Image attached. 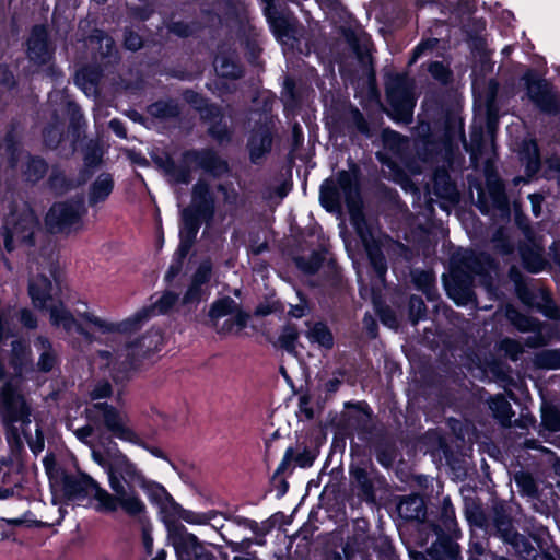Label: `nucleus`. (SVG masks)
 <instances>
[{"mask_svg": "<svg viewBox=\"0 0 560 560\" xmlns=\"http://www.w3.org/2000/svg\"><path fill=\"white\" fill-rule=\"evenodd\" d=\"M108 486L112 493L102 488L88 475L66 476L65 493L70 499L91 494L98 512L114 513L119 509L129 516L145 513L147 505L140 494L133 491L135 485L144 486L145 475L126 454L118 452L106 466Z\"/></svg>", "mask_w": 560, "mask_h": 560, "instance_id": "1", "label": "nucleus"}, {"mask_svg": "<svg viewBox=\"0 0 560 560\" xmlns=\"http://www.w3.org/2000/svg\"><path fill=\"white\" fill-rule=\"evenodd\" d=\"M319 200L322 206L328 211H337L341 203L346 202L351 223L360 235L368 252L371 264L377 273L380 281L386 273V265L378 247L374 231L368 225L362 211L361 199L357 177L350 172H339L336 180H326L320 188Z\"/></svg>", "mask_w": 560, "mask_h": 560, "instance_id": "2", "label": "nucleus"}, {"mask_svg": "<svg viewBox=\"0 0 560 560\" xmlns=\"http://www.w3.org/2000/svg\"><path fill=\"white\" fill-rule=\"evenodd\" d=\"M28 272V294L32 303L36 308L44 310L56 301L57 261L50 246L31 255Z\"/></svg>", "mask_w": 560, "mask_h": 560, "instance_id": "3", "label": "nucleus"}, {"mask_svg": "<svg viewBox=\"0 0 560 560\" xmlns=\"http://www.w3.org/2000/svg\"><path fill=\"white\" fill-rule=\"evenodd\" d=\"M97 415L103 416L104 425L113 436L122 442L142 447L158 458L167 460L166 455L161 448L148 445L141 435L130 427L129 418L125 412L117 410L108 404H96L88 410V416L93 420Z\"/></svg>", "mask_w": 560, "mask_h": 560, "instance_id": "4", "label": "nucleus"}, {"mask_svg": "<svg viewBox=\"0 0 560 560\" xmlns=\"http://www.w3.org/2000/svg\"><path fill=\"white\" fill-rule=\"evenodd\" d=\"M161 343L162 335L160 331H151L140 340L115 351V353L101 351L98 353L101 366L110 368L113 371L118 372L126 371L133 365L138 358L158 351Z\"/></svg>", "mask_w": 560, "mask_h": 560, "instance_id": "5", "label": "nucleus"}, {"mask_svg": "<svg viewBox=\"0 0 560 560\" xmlns=\"http://www.w3.org/2000/svg\"><path fill=\"white\" fill-rule=\"evenodd\" d=\"M178 303V295L173 292L163 293L151 306L143 307L124 322L113 324L96 315L89 316L88 320L92 328L101 332H110L116 330H133L151 316L165 314Z\"/></svg>", "mask_w": 560, "mask_h": 560, "instance_id": "6", "label": "nucleus"}, {"mask_svg": "<svg viewBox=\"0 0 560 560\" xmlns=\"http://www.w3.org/2000/svg\"><path fill=\"white\" fill-rule=\"evenodd\" d=\"M85 213L81 200L55 203L46 214V225L52 233L70 235L83 228Z\"/></svg>", "mask_w": 560, "mask_h": 560, "instance_id": "7", "label": "nucleus"}, {"mask_svg": "<svg viewBox=\"0 0 560 560\" xmlns=\"http://www.w3.org/2000/svg\"><path fill=\"white\" fill-rule=\"evenodd\" d=\"M37 228V218L28 207L11 213L4 223L5 248L12 250L19 245H32Z\"/></svg>", "mask_w": 560, "mask_h": 560, "instance_id": "8", "label": "nucleus"}, {"mask_svg": "<svg viewBox=\"0 0 560 560\" xmlns=\"http://www.w3.org/2000/svg\"><path fill=\"white\" fill-rule=\"evenodd\" d=\"M465 267L469 273L463 279V270L459 268L453 269L448 278H444V284L448 296L457 305H468L474 302V295L470 289L471 277L481 273L483 268L480 267L481 259L471 253H465L464 257Z\"/></svg>", "mask_w": 560, "mask_h": 560, "instance_id": "9", "label": "nucleus"}, {"mask_svg": "<svg viewBox=\"0 0 560 560\" xmlns=\"http://www.w3.org/2000/svg\"><path fill=\"white\" fill-rule=\"evenodd\" d=\"M209 318L219 334H232L246 327L248 315L229 296L219 299L211 304Z\"/></svg>", "mask_w": 560, "mask_h": 560, "instance_id": "10", "label": "nucleus"}, {"mask_svg": "<svg viewBox=\"0 0 560 560\" xmlns=\"http://www.w3.org/2000/svg\"><path fill=\"white\" fill-rule=\"evenodd\" d=\"M145 481L147 483L144 486L135 485L133 491L138 493V488L150 491L153 500L159 505L161 518L166 525L168 532L174 530L178 527L176 522L180 518L183 508L177 502H175V500L171 497L164 487L149 480L147 477Z\"/></svg>", "mask_w": 560, "mask_h": 560, "instance_id": "11", "label": "nucleus"}, {"mask_svg": "<svg viewBox=\"0 0 560 560\" xmlns=\"http://www.w3.org/2000/svg\"><path fill=\"white\" fill-rule=\"evenodd\" d=\"M213 199L208 185L198 183L194 188L191 209L183 212L185 231L188 235L194 236L197 233L198 224L195 219L197 217H207L212 213Z\"/></svg>", "mask_w": 560, "mask_h": 560, "instance_id": "12", "label": "nucleus"}, {"mask_svg": "<svg viewBox=\"0 0 560 560\" xmlns=\"http://www.w3.org/2000/svg\"><path fill=\"white\" fill-rule=\"evenodd\" d=\"M527 95L542 110L551 112L555 109V96L550 85L539 79L533 71H527L523 77Z\"/></svg>", "mask_w": 560, "mask_h": 560, "instance_id": "13", "label": "nucleus"}, {"mask_svg": "<svg viewBox=\"0 0 560 560\" xmlns=\"http://www.w3.org/2000/svg\"><path fill=\"white\" fill-rule=\"evenodd\" d=\"M387 95L392 106L402 116L412 113L416 101L405 78H398L396 82L390 83L387 86Z\"/></svg>", "mask_w": 560, "mask_h": 560, "instance_id": "14", "label": "nucleus"}, {"mask_svg": "<svg viewBox=\"0 0 560 560\" xmlns=\"http://www.w3.org/2000/svg\"><path fill=\"white\" fill-rule=\"evenodd\" d=\"M173 538V545L180 556H186L187 559L191 557H201L203 555V546L198 540L197 536L186 532L185 527L179 526L170 532Z\"/></svg>", "mask_w": 560, "mask_h": 560, "instance_id": "15", "label": "nucleus"}, {"mask_svg": "<svg viewBox=\"0 0 560 560\" xmlns=\"http://www.w3.org/2000/svg\"><path fill=\"white\" fill-rule=\"evenodd\" d=\"M44 310L49 313V319L54 327L61 328L66 332H71L78 328L75 318L69 310L66 308L63 303L55 301Z\"/></svg>", "mask_w": 560, "mask_h": 560, "instance_id": "16", "label": "nucleus"}, {"mask_svg": "<svg viewBox=\"0 0 560 560\" xmlns=\"http://www.w3.org/2000/svg\"><path fill=\"white\" fill-rule=\"evenodd\" d=\"M28 56L36 62H45L49 58L47 45V32L45 27L37 26L33 30L27 43Z\"/></svg>", "mask_w": 560, "mask_h": 560, "instance_id": "17", "label": "nucleus"}, {"mask_svg": "<svg viewBox=\"0 0 560 560\" xmlns=\"http://www.w3.org/2000/svg\"><path fill=\"white\" fill-rule=\"evenodd\" d=\"M306 326L305 337L311 343L317 345L323 350H331L334 348V335L326 324L316 322L306 323Z\"/></svg>", "mask_w": 560, "mask_h": 560, "instance_id": "18", "label": "nucleus"}, {"mask_svg": "<svg viewBox=\"0 0 560 560\" xmlns=\"http://www.w3.org/2000/svg\"><path fill=\"white\" fill-rule=\"evenodd\" d=\"M476 93V104L481 109L485 110V114L487 115L488 120V128L492 130L493 122L495 119V108H494V100H495V93H497V85L494 83H490L488 86V91L485 95L480 94L479 92Z\"/></svg>", "mask_w": 560, "mask_h": 560, "instance_id": "19", "label": "nucleus"}, {"mask_svg": "<svg viewBox=\"0 0 560 560\" xmlns=\"http://www.w3.org/2000/svg\"><path fill=\"white\" fill-rule=\"evenodd\" d=\"M113 189V180L112 177L107 174H102L97 177V179L93 183L89 201L91 205H95L105 200Z\"/></svg>", "mask_w": 560, "mask_h": 560, "instance_id": "20", "label": "nucleus"}, {"mask_svg": "<svg viewBox=\"0 0 560 560\" xmlns=\"http://www.w3.org/2000/svg\"><path fill=\"white\" fill-rule=\"evenodd\" d=\"M522 259L526 269L530 272H539L546 266V260L542 257V248L535 247H523L521 249Z\"/></svg>", "mask_w": 560, "mask_h": 560, "instance_id": "21", "label": "nucleus"}, {"mask_svg": "<svg viewBox=\"0 0 560 560\" xmlns=\"http://www.w3.org/2000/svg\"><path fill=\"white\" fill-rule=\"evenodd\" d=\"M489 407L501 424L508 425L511 422L513 411L510 402L502 396H495L491 398Z\"/></svg>", "mask_w": 560, "mask_h": 560, "instance_id": "22", "label": "nucleus"}, {"mask_svg": "<svg viewBox=\"0 0 560 560\" xmlns=\"http://www.w3.org/2000/svg\"><path fill=\"white\" fill-rule=\"evenodd\" d=\"M271 147V137L268 132L254 135L249 140L250 158L254 162L259 160Z\"/></svg>", "mask_w": 560, "mask_h": 560, "instance_id": "23", "label": "nucleus"}, {"mask_svg": "<svg viewBox=\"0 0 560 560\" xmlns=\"http://www.w3.org/2000/svg\"><path fill=\"white\" fill-rule=\"evenodd\" d=\"M399 513L406 518H420L424 516L423 501L419 497H410L400 502Z\"/></svg>", "mask_w": 560, "mask_h": 560, "instance_id": "24", "label": "nucleus"}, {"mask_svg": "<svg viewBox=\"0 0 560 560\" xmlns=\"http://www.w3.org/2000/svg\"><path fill=\"white\" fill-rule=\"evenodd\" d=\"M268 20L279 42H281L282 44H288L289 40L293 38V30L289 21L284 19L271 18L269 12Z\"/></svg>", "mask_w": 560, "mask_h": 560, "instance_id": "25", "label": "nucleus"}, {"mask_svg": "<svg viewBox=\"0 0 560 560\" xmlns=\"http://www.w3.org/2000/svg\"><path fill=\"white\" fill-rule=\"evenodd\" d=\"M522 161L526 164V171L534 174L539 167V154L535 142L528 141L524 143L522 152Z\"/></svg>", "mask_w": 560, "mask_h": 560, "instance_id": "26", "label": "nucleus"}, {"mask_svg": "<svg viewBox=\"0 0 560 560\" xmlns=\"http://www.w3.org/2000/svg\"><path fill=\"white\" fill-rule=\"evenodd\" d=\"M534 363L542 369H560V351L544 350L535 355Z\"/></svg>", "mask_w": 560, "mask_h": 560, "instance_id": "27", "label": "nucleus"}, {"mask_svg": "<svg viewBox=\"0 0 560 560\" xmlns=\"http://www.w3.org/2000/svg\"><path fill=\"white\" fill-rule=\"evenodd\" d=\"M214 69L217 73L223 78H237L241 74L238 66L226 57H217L214 60Z\"/></svg>", "mask_w": 560, "mask_h": 560, "instance_id": "28", "label": "nucleus"}, {"mask_svg": "<svg viewBox=\"0 0 560 560\" xmlns=\"http://www.w3.org/2000/svg\"><path fill=\"white\" fill-rule=\"evenodd\" d=\"M208 294L209 292L207 287H201L190 281V284L182 299V304L185 306L197 305Z\"/></svg>", "mask_w": 560, "mask_h": 560, "instance_id": "29", "label": "nucleus"}, {"mask_svg": "<svg viewBox=\"0 0 560 560\" xmlns=\"http://www.w3.org/2000/svg\"><path fill=\"white\" fill-rule=\"evenodd\" d=\"M96 404H101V402L96 401V402H93L92 405H90L89 407H86L85 415H88V410ZM86 418L90 423L82 428L77 429L74 431V435L77 436L78 440H80L84 444L89 445L90 447H93L92 441L90 439L92 436V434L94 433L93 424H95L98 420H102L104 422V418L102 415H97L96 418L93 420H91L89 418V416H86Z\"/></svg>", "mask_w": 560, "mask_h": 560, "instance_id": "30", "label": "nucleus"}, {"mask_svg": "<svg viewBox=\"0 0 560 560\" xmlns=\"http://www.w3.org/2000/svg\"><path fill=\"white\" fill-rule=\"evenodd\" d=\"M434 188L439 195L452 201L457 199L455 187L448 182L447 174H436L434 178Z\"/></svg>", "mask_w": 560, "mask_h": 560, "instance_id": "31", "label": "nucleus"}, {"mask_svg": "<svg viewBox=\"0 0 560 560\" xmlns=\"http://www.w3.org/2000/svg\"><path fill=\"white\" fill-rule=\"evenodd\" d=\"M215 516H217V513L214 511H210L207 513H198V512L183 509L179 520H183L186 523L191 524V525H206V524L210 523Z\"/></svg>", "mask_w": 560, "mask_h": 560, "instance_id": "32", "label": "nucleus"}, {"mask_svg": "<svg viewBox=\"0 0 560 560\" xmlns=\"http://www.w3.org/2000/svg\"><path fill=\"white\" fill-rule=\"evenodd\" d=\"M38 345H39L40 350H42V354H40V358H39V361H38V366L43 371H49L52 368L54 363H55V355L50 351V345L45 339H38Z\"/></svg>", "mask_w": 560, "mask_h": 560, "instance_id": "33", "label": "nucleus"}, {"mask_svg": "<svg viewBox=\"0 0 560 560\" xmlns=\"http://www.w3.org/2000/svg\"><path fill=\"white\" fill-rule=\"evenodd\" d=\"M212 266L210 261H202L191 277V281L201 287H207L211 278Z\"/></svg>", "mask_w": 560, "mask_h": 560, "instance_id": "34", "label": "nucleus"}, {"mask_svg": "<svg viewBox=\"0 0 560 560\" xmlns=\"http://www.w3.org/2000/svg\"><path fill=\"white\" fill-rule=\"evenodd\" d=\"M299 339V332L295 328L288 327L283 330L279 338V342L281 347H283L289 352H293L295 350V346Z\"/></svg>", "mask_w": 560, "mask_h": 560, "instance_id": "35", "label": "nucleus"}, {"mask_svg": "<svg viewBox=\"0 0 560 560\" xmlns=\"http://www.w3.org/2000/svg\"><path fill=\"white\" fill-rule=\"evenodd\" d=\"M508 316L512 323L521 330H534L537 328V324L533 319L514 311H509Z\"/></svg>", "mask_w": 560, "mask_h": 560, "instance_id": "36", "label": "nucleus"}, {"mask_svg": "<svg viewBox=\"0 0 560 560\" xmlns=\"http://www.w3.org/2000/svg\"><path fill=\"white\" fill-rule=\"evenodd\" d=\"M501 349L513 360L523 352V347L518 341L504 339L500 345Z\"/></svg>", "mask_w": 560, "mask_h": 560, "instance_id": "37", "label": "nucleus"}, {"mask_svg": "<svg viewBox=\"0 0 560 560\" xmlns=\"http://www.w3.org/2000/svg\"><path fill=\"white\" fill-rule=\"evenodd\" d=\"M542 422L551 431L560 430V415L555 410H545L542 412Z\"/></svg>", "mask_w": 560, "mask_h": 560, "instance_id": "38", "label": "nucleus"}, {"mask_svg": "<svg viewBox=\"0 0 560 560\" xmlns=\"http://www.w3.org/2000/svg\"><path fill=\"white\" fill-rule=\"evenodd\" d=\"M112 393V387L109 383L103 382L97 384L91 393V398L93 400H98L105 397H108Z\"/></svg>", "mask_w": 560, "mask_h": 560, "instance_id": "39", "label": "nucleus"}, {"mask_svg": "<svg viewBox=\"0 0 560 560\" xmlns=\"http://www.w3.org/2000/svg\"><path fill=\"white\" fill-rule=\"evenodd\" d=\"M415 281H416L417 285L419 288L423 289L431 298L430 285L433 281L432 275L429 272H420L419 275L415 276Z\"/></svg>", "mask_w": 560, "mask_h": 560, "instance_id": "40", "label": "nucleus"}, {"mask_svg": "<svg viewBox=\"0 0 560 560\" xmlns=\"http://www.w3.org/2000/svg\"><path fill=\"white\" fill-rule=\"evenodd\" d=\"M452 121H453L454 128L447 135L448 140L454 141L457 138V139L462 140L464 142V144L466 145V141L464 138V132H463L462 120L458 118H453Z\"/></svg>", "mask_w": 560, "mask_h": 560, "instance_id": "41", "label": "nucleus"}, {"mask_svg": "<svg viewBox=\"0 0 560 560\" xmlns=\"http://www.w3.org/2000/svg\"><path fill=\"white\" fill-rule=\"evenodd\" d=\"M125 45L130 50H137L142 45L141 37L133 32H128L125 35Z\"/></svg>", "mask_w": 560, "mask_h": 560, "instance_id": "42", "label": "nucleus"}, {"mask_svg": "<svg viewBox=\"0 0 560 560\" xmlns=\"http://www.w3.org/2000/svg\"><path fill=\"white\" fill-rule=\"evenodd\" d=\"M4 522H7L8 524H11V525H26L28 527H32V526H39L40 525V522L39 521H36V520H31L28 517V515H23L22 517H18V518H8V520H3Z\"/></svg>", "mask_w": 560, "mask_h": 560, "instance_id": "43", "label": "nucleus"}, {"mask_svg": "<svg viewBox=\"0 0 560 560\" xmlns=\"http://www.w3.org/2000/svg\"><path fill=\"white\" fill-rule=\"evenodd\" d=\"M430 73L441 80L444 81L447 77V69L440 62H433L429 68Z\"/></svg>", "mask_w": 560, "mask_h": 560, "instance_id": "44", "label": "nucleus"}, {"mask_svg": "<svg viewBox=\"0 0 560 560\" xmlns=\"http://www.w3.org/2000/svg\"><path fill=\"white\" fill-rule=\"evenodd\" d=\"M307 305L306 302L300 299V303L296 305H292L289 314L294 318H301L306 314Z\"/></svg>", "mask_w": 560, "mask_h": 560, "instance_id": "45", "label": "nucleus"}, {"mask_svg": "<svg viewBox=\"0 0 560 560\" xmlns=\"http://www.w3.org/2000/svg\"><path fill=\"white\" fill-rule=\"evenodd\" d=\"M75 81H77V84L79 86H81V89L84 91L85 94L89 95V94H92V93L95 92L94 84L92 82L86 83L84 81V73L83 72L77 74Z\"/></svg>", "mask_w": 560, "mask_h": 560, "instance_id": "46", "label": "nucleus"}, {"mask_svg": "<svg viewBox=\"0 0 560 560\" xmlns=\"http://www.w3.org/2000/svg\"><path fill=\"white\" fill-rule=\"evenodd\" d=\"M21 322L28 328H34L37 324L36 318L28 310L21 311Z\"/></svg>", "mask_w": 560, "mask_h": 560, "instance_id": "47", "label": "nucleus"}, {"mask_svg": "<svg viewBox=\"0 0 560 560\" xmlns=\"http://www.w3.org/2000/svg\"><path fill=\"white\" fill-rule=\"evenodd\" d=\"M529 200L532 203V210L535 217H538L541 212V202L542 196L538 194H534L529 196Z\"/></svg>", "mask_w": 560, "mask_h": 560, "instance_id": "48", "label": "nucleus"}, {"mask_svg": "<svg viewBox=\"0 0 560 560\" xmlns=\"http://www.w3.org/2000/svg\"><path fill=\"white\" fill-rule=\"evenodd\" d=\"M515 480L518 485L523 486L524 490L527 491L528 493L533 491L534 485L533 480L529 477L524 475L516 476Z\"/></svg>", "mask_w": 560, "mask_h": 560, "instance_id": "49", "label": "nucleus"}, {"mask_svg": "<svg viewBox=\"0 0 560 560\" xmlns=\"http://www.w3.org/2000/svg\"><path fill=\"white\" fill-rule=\"evenodd\" d=\"M410 308L411 311H416L418 317H421L423 311H424V304L421 299L418 298H411L410 300Z\"/></svg>", "mask_w": 560, "mask_h": 560, "instance_id": "50", "label": "nucleus"}, {"mask_svg": "<svg viewBox=\"0 0 560 560\" xmlns=\"http://www.w3.org/2000/svg\"><path fill=\"white\" fill-rule=\"evenodd\" d=\"M85 164L88 166L96 165L101 160V153L97 149H94L91 153L85 156Z\"/></svg>", "mask_w": 560, "mask_h": 560, "instance_id": "51", "label": "nucleus"}, {"mask_svg": "<svg viewBox=\"0 0 560 560\" xmlns=\"http://www.w3.org/2000/svg\"><path fill=\"white\" fill-rule=\"evenodd\" d=\"M434 44L435 40H428L425 43L419 44L415 49L412 61H415L420 55H422L425 49L433 47Z\"/></svg>", "mask_w": 560, "mask_h": 560, "instance_id": "52", "label": "nucleus"}, {"mask_svg": "<svg viewBox=\"0 0 560 560\" xmlns=\"http://www.w3.org/2000/svg\"><path fill=\"white\" fill-rule=\"evenodd\" d=\"M30 167H34L36 178L43 176L46 172V165L42 160H33Z\"/></svg>", "mask_w": 560, "mask_h": 560, "instance_id": "53", "label": "nucleus"}, {"mask_svg": "<svg viewBox=\"0 0 560 560\" xmlns=\"http://www.w3.org/2000/svg\"><path fill=\"white\" fill-rule=\"evenodd\" d=\"M109 126L110 128L113 129V131L124 138L126 137V131H125V128L122 126V124L119 121V120H116V119H113L110 122H109Z\"/></svg>", "mask_w": 560, "mask_h": 560, "instance_id": "54", "label": "nucleus"}, {"mask_svg": "<svg viewBox=\"0 0 560 560\" xmlns=\"http://www.w3.org/2000/svg\"><path fill=\"white\" fill-rule=\"evenodd\" d=\"M380 316H381L382 322L386 326H388L390 328L396 326V319L392 314L381 313Z\"/></svg>", "mask_w": 560, "mask_h": 560, "instance_id": "55", "label": "nucleus"}, {"mask_svg": "<svg viewBox=\"0 0 560 560\" xmlns=\"http://www.w3.org/2000/svg\"><path fill=\"white\" fill-rule=\"evenodd\" d=\"M92 448V453H91V456H92V459L97 463L98 465L105 467V460L102 456V454L97 451L94 450V446L91 447Z\"/></svg>", "mask_w": 560, "mask_h": 560, "instance_id": "56", "label": "nucleus"}, {"mask_svg": "<svg viewBox=\"0 0 560 560\" xmlns=\"http://www.w3.org/2000/svg\"><path fill=\"white\" fill-rule=\"evenodd\" d=\"M495 189H497V192H498V197H497L498 202H500V205H504L505 206L506 200H505V197L503 195V189H502L501 184H498Z\"/></svg>", "mask_w": 560, "mask_h": 560, "instance_id": "57", "label": "nucleus"}, {"mask_svg": "<svg viewBox=\"0 0 560 560\" xmlns=\"http://www.w3.org/2000/svg\"><path fill=\"white\" fill-rule=\"evenodd\" d=\"M339 385V381L337 378L330 380L326 383V388L328 392H335Z\"/></svg>", "mask_w": 560, "mask_h": 560, "instance_id": "58", "label": "nucleus"}, {"mask_svg": "<svg viewBox=\"0 0 560 560\" xmlns=\"http://www.w3.org/2000/svg\"><path fill=\"white\" fill-rule=\"evenodd\" d=\"M364 322H365L368 328L370 329V331L373 334V329L375 327L374 320L371 317H365Z\"/></svg>", "mask_w": 560, "mask_h": 560, "instance_id": "59", "label": "nucleus"}, {"mask_svg": "<svg viewBox=\"0 0 560 560\" xmlns=\"http://www.w3.org/2000/svg\"><path fill=\"white\" fill-rule=\"evenodd\" d=\"M143 540H144V545L148 549H150L152 547V537L149 535V534H144L143 536Z\"/></svg>", "mask_w": 560, "mask_h": 560, "instance_id": "60", "label": "nucleus"}, {"mask_svg": "<svg viewBox=\"0 0 560 560\" xmlns=\"http://www.w3.org/2000/svg\"><path fill=\"white\" fill-rule=\"evenodd\" d=\"M20 350H21L22 352L25 350V347L23 346V343H22V342H20V341H19V342L13 343V351H14V352H18V351H20Z\"/></svg>", "mask_w": 560, "mask_h": 560, "instance_id": "61", "label": "nucleus"}, {"mask_svg": "<svg viewBox=\"0 0 560 560\" xmlns=\"http://www.w3.org/2000/svg\"><path fill=\"white\" fill-rule=\"evenodd\" d=\"M257 313L260 315H267V314L271 313V310L268 307L260 306L257 308Z\"/></svg>", "mask_w": 560, "mask_h": 560, "instance_id": "62", "label": "nucleus"}, {"mask_svg": "<svg viewBox=\"0 0 560 560\" xmlns=\"http://www.w3.org/2000/svg\"><path fill=\"white\" fill-rule=\"evenodd\" d=\"M4 337V324H3V317L0 316V339Z\"/></svg>", "mask_w": 560, "mask_h": 560, "instance_id": "63", "label": "nucleus"}, {"mask_svg": "<svg viewBox=\"0 0 560 560\" xmlns=\"http://www.w3.org/2000/svg\"><path fill=\"white\" fill-rule=\"evenodd\" d=\"M234 560H255L252 557H235Z\"/></svg>", "mask_w": 560, "mask_h": 560, "instance_id": "64", "label": "nucleus"}]
</instances>
